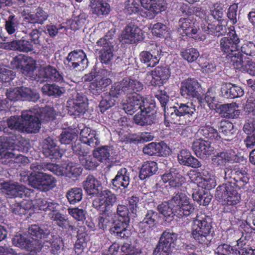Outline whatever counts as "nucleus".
<instances>
[{
    "mask_svg": "<svg viewBox=\"0 0 255 255\" xmlns=\"http://www.w3.org/2000/svg\"><path fill=\"white\" fill-rule=\"evenodd\" d=\"M155 96L163 109L164 121L167 127L169 126L170 124L190 125L194 121L196 109L192 103H176L172 107L166 108L168 96L162 92Z\"/></svg>",
    "mask_w": 255,
    "mask_h": 255,
    "instance_id": "obj_1",
    "label": "nucleus"
},
{
    "mask_svg": "<svg viewBox=\"0 0 255 255\" xmlns=\"http://www.w3.org/2000/svg\"><path fill=\"white\" fill-rule=\"evenodd\" d=\"M40 112L38 109H33L22 112L21 118L11 117L6 122H0V130L11 134L15 130L27 133H36L41 128V121L37 116Z\"/></svg>",
    "mask_w": 255,
    "mask_h": 255,
    "instance_id": "obj_2",
    "label": "nucleus"
},
{
    "mask_svg": "<svg viewBox=\"0 0 255 255\" xmlns=\"http://www.w3.org/2000/svg\"><path fill=\"white\" fill-rule=\"evenodd\" d=\"M228 35V37H224L220 39V49L227 62L233 65L242 55L239 52L240 39L233 26L230 27Z\"/></svg>",
    "mask_w": 255,
    "mask_h": 255,
    "instance_id": "obj_3",
    "label": "nucleus"
},
{
    "mask_svg": "<svg viewBox=\"0 0 255 255\" xmlns=\"http://www.w3.org/2000/svg\"><path fill=\"white\" fill-rule=\"evenodd\" d=\"M213 231L211 219L209 217L197 216L192 226V237L201 244L208 246L213 240Z\"/></svg>",
    "mask_w": 255,
    "mask_h": 255,
    "instance_id": "obj_4",
    "label": "nucleus"
},
{
    "mask_svg": "<svg viewBox=\"0 0 255 255\" xmlns=\"http://www.w3.org/2000/svg\"><path fill=\"white\" fill-rule=\"evenodd\" d=\"M16 137L0 136V158L2 160V162L7 163L10 162L16 163L26 162L27 158L20 154L18 150L15 148L14 141Z\"/></svg>",
    "mask_w": 255,
    "mask_h": 255,
    "instance_id": "obj_5",
    "label": "nucleus"
},
{
    "mask_svg": "<svg viewBox=\"0 0 255 255\" xmlns=\"http://www.w3.org/2000/svg\"><path fill=\"white\" fill-rule=\"evenodd\" d=\"M215 197L221 200L223 204L232 211L240 202L241 195L238 193L235 183L228 182L219 186L216 189Z\"/></svg>",
    "mask_w": 255,
    "mask_h": 255,
    "instance_id": "obj_6",
    "label": "nucleus"
},
{
    "mask_svg": "<svg viewBox=\"0 0 255 255\" xmlns=\"http://www.w3.org/2000/svg\"><path fill=\"white\" fill-rule=\"evenodd\" d=\"M170 206L173 208L176 216L182 218L190 215L194 210L193 205L185 193L182 192H175L169 200Z\"/></svg>",
    "mask_w": 255,
    "mask_h": 255,
    "instance_id": "obj_7",
    "label": "nucleus"
},
{
    "mask_svg": "<svg viewBox=\"0 0 255 255\" xmlns=\"http://www.w3.org/2000/svg\"><path fill=\"white\" fill-rule=\"evenodd\" d=\"M117 213L119 219L114 226L110 228V233L117 237L128 238L130 234L127 230L130 220L128 209L126 205H119L117 208Z\"/></svg>",
    "mask_w": 255,
    "mask_h": 255,
    "instance_id": "obj_8",
    "label": "nucleus"
},
{
    "mask_svg": "<svg viewBox=\"0 0 255 255\" xmlns=\"http://www.w3.org/2000/svg\"><path fill=\"white\" fill-rule=\"evenodd\" d=\"M246 108L249 111V116H253V121H249L244 126V131L248 134L244 140V143L247 148H252L255 146V100L254 98L247 100Z\"/></svg>",
    "mask_w": 255,
    "mask_h": 255,
    "instance_id": "obj_9",
    "label": "nucleus"
},
{
    "mask_svg": "<svg viewBox=\"0 0 255 255\" xmlns=\"http://www.w3.org/2000/svg\"><path fill=\"white\" fill-rule=\"evenodd\" d=\"M27 179L30 186L42 191H48L56 186V179L45 173H30Z\"/></svg>",
    "mask_w": 255,
    "mask_h": 255,
    "instance_id": "obj_10",
    "label": "nucleus"
},
{
    "mask_svg": "<svg viewBox=\"0 0 255 255\" xmlns=\"http://www.w3.org/2000/svg\"><path fill=\"white\" fill-rule=\"evenodd\" d=\"M177 236L175 233L164 231L153 251V255H169L174 247Z\"/></svg>",
    "mask_w": 255,
    "mask_h": 255,
    "instance_id": "obj_11",
    "label": "nucleus"
},
{
    "mask_svg": "<svg viewBox=\"0 0 255 255\" xmlns=\"http://www.w3.org/2000/svg\"><path fill=\"white\" fill-rule=\"evenodd\" d=\"M143 32L137 25L129 23L124 28L120 36V40L124 43H135L143 39Z\"/></svg>",
    "mask_w": 255,
    "mask_h": 255,
    "instance_id": "obj_12",
    "label": "nucleus"
},
{
    "mask_svg": "<svg viewBox=\"0 0 255 255\" xmlns=\"http://www.w3.org/2000/svg\"><path fill=\"white\" fill-rule=\"evenodd\" d=\"M64 63L70 69L83 71L87 68L88 61L83 50H74L68 54Z\"/></svg>",
    "mask_w": 255,
    "mask_h": 255,
    "instance_id": "obj_13",
    "label": "nucleus"
},
{
    "mask_svg": "<svg viewBox=\"0 0 255 255\" xmlns=\"http://www.w3.org/2000/svg\"><path fill=\"white\" fill-rule=\"evenodd\" d=\"M7 98L10 101L19 100L35 102L39 99V95L26 87L9 88L6 93Z\"/></svg>",
    "mask_w": 255,
    "mask_h": 255,
    "instance_id": "obj_14",
    "label": "nucleus"
},
{
    "mask_svg": "<svg viewBox=\"0 0 255 255\" xmlns=\"http://www.w3.org/2000/svg\"><path fill=\"white\" fill-rule=\"evenodd\" d=\"M0 187L4 190L9 198L16 197L21 198L23 196H30L32 193L30 189L17 182H5L0 180Z\"/></svg>",
    "mask_w": 255,
    "mask_h": 255,
    "instance_id": "obj_15",
    "label": "nucleus"
},
{
    "mask_svg": "<svg viewBox=\"0 0 255 255\" xmlns=\"http://www.w3.org/2000/svg\"><path fill=\"white\" fill-rule=\"evenodd\" d=\"M109 74V72L106 70L99 71L96 74L95 79L90 86V90L94 95H100L112 83V80L108 77Z\"/></svg>",
    "mask_w": 255,
    "mask_h": 255,
    "instance_id": "obj_16",
    "label": "nucleus"
},
{
    "mask_svg": "<svg viewBox=\"0 0 255 255\" xmlns=\"http://www.w3.org/2000/svg\"><path fill=\"white\" fill-rule=\"evenodd\" d=\"M155 108V104L152 101H146L143 108L140 110V114H137L134 117L135 123L139 126H144L151 125L155 120V116L152 110Z\"/></svg>",
    "mask_w": 255,
    "mask_h": 255,
    "instance_id": "obj_17",
    "label": "nucleus"
},
{
    "mask_svg": "<svg viewBox=\"0 0 255 255\" xmlns=\"http://www.w3.org/2000/svg\"><path fill=\"white\" fill-rule=\"evenodd\" d=\"M111 39L112 37H109L106 35L105 37L100 39L97 42L98 46L103 47L100 51V60L103 64L106 65L112 64L114 58L113 45Z\"/></svg>",
    "mask_w": 255,
    "mask_h": 255,
    "instance_id": "obj_18",
    "label": "nucleus"
},
{
    "mask_svg": "<svg viewBox=\"0 0 255 255\" xmlns=\"http://www.w3.org/2000/svg\"><path fill=\"white\" fill-rule=\"evenodd\" d=\"M116 195L108 190L102 191L100 196L93 201V205L97 210L102 211H112L111 208L116 202Z\"/></svg>",
    "mask_w": 255,
    "mask_h": 255,
    "instance_id": "obj_19",
    "label": "nucleus"
},
{
    "mask_svg": "<svg viewBox=\"0 0 255 255\" xmlns=\"http://www.w3.org/2000/svg\"><path fill=\"white\" fill-rule=\"evenodd\" d=\"M141 5L147 11L145 17L149 19H153L157 14L166 9L164 0H139Z\"/></svg>",
    "mask_w": 255,
    "mask_h": 255,
    "instance_id": "obj_20",
    "label": "nucleus"
},
{
    "mask_svg": "<svg viewBox=\"0 0 255 255\" xmlns=\"http://www.w3.org/2000/svg\"><path fill=\"white\" fill-rule=\"evenodd\" d=\"M146 101L149 100L139 94L129 95L128 96L126 101L124 102L123 109L127 114L132 115L138 110L142 109Z\"/></svg>",
    "mask_w": 255,
    "mask_h": 255,
    "instance_id": "obj_21",
    "label": "nucleus"
},
{
    "mask_svg": "<svg viewBox=\"0 0 255 255\" xmlns=\"http://www.w3.org/2000/svg\"><path fill=\"white\" fill-rule=\"evenodd\" d=\"M50 80L62 82L63 81V77L56 69L52 66H40L38 70V81L43 82Z\"/></svg>",
    "mask_w": 255,
    "mask_h": 255,
    "instance_id": "obj_22",
    "label": "nucleus"
},
{
    "mask_svg": "<svg viewBox=\"0 0 255 255\" xmlns=\"http://www.w3.org/2000/svg\"><path fill=\"white\" fill-rule=\"evenodd\" d=\"M199 30L198 22L190 17L181 18L179 20V31L182 34L196 39Z\"/></svg>",
    "mask_w": 255,
    "mask_h": 255,
    "instance_id": "obj_23",
    "label": "nucleus"
},
{
    "mask_svg": "<svg viewBox=\"0 0 255 255\" xmlns=\"http://www.w3.org/2000/svg\"><path fill=\"white\" fill-rule=\"evenodd\" d=\"M42 152L45 156L51 159L61 157L62 153L57 145V141L52 137H48L42 142Z\"/></svg>",
    "mask_w": 255,
    "mask_h": 255,
    "instance_id": "obj_24",
    "label": "nucleus"
},
{
    "mask_svg": "<svg viewBox=\"0 0 255 255\" xmlns=\"http://www.w3.org/2000/svg\"><path fill=\"white\" fill-rule=\"evenodd\" d=\"M200 85L195 79L188 78L183 81L181 84V95L186 98H197L200 96L199 90Z\"/></svg>",
    "mask_w": 255,
    "mask_h": 255,
    "instance_id": "obj_25",
    "label": "nucleus"
},
{
    "mask_svg": "<svg viewBox=\"0 0 255 255\" xmlns=\"http://www.w3.org/2000/svg\"><path fill=\"white\" fill-rule=\"evenodd\" d=\"M13 245L15 246L25 249L30 252H37L41 249V243L37 241H31L25 236L17 234L12 239Z\"/></svg>",
    "mask_w": 255,
    "mask_h": 255,
    "instance_id": "obj_26",
    "label": "nucleus"
},
{
    "mask_svg": "<svg viewBox=\"0 0 255 255\" xmlns=\"http://www.w3.org/2000/svg\"><path fill=\"white\" fill-rule=\"evenodd\" d=\"M237 159L236 152L233 149H228L217 152L212 158L214 165L220 167L225 166L227 163L234 162Z\"/></svg>",
    "mask_w": 255,
    "mask_h": 255,
    "instance_id": "obj_27",
    "label": "nucleus"
},
{
    "mask_svg": "<svg viewBox=\"0 0 255 255\" xmlns=\"http://www.w3.org/2000/svg\"><path fill=\"white\" fill-rule=\"evenodd\" d=\"M192 147L196 156L202 158L210 155L214 151L210 142L202 138L195 140Z\"/></svg>",
    "mask_w": 255,
    "mask_h": 255,
    "instance_id": "obj_28",
    "label": "nucleus"
},
{
    "mask_svg": "<svg viewBox=\"0 0 255 255\" xmlns=\"http://www.w3.org/2000/svg\"><path fill=\"white\" fill-rule=\"evenodd\" d=\"M89 5L92 13L98 17L107 16L111 11L110 5L106 0H91Z\"/></svg>",
    "mask_w": 255,
    "mask_h": 255,
    "instance_id": "obj_29",
    "label": "nucleus"
},
{
    "mask_svg": "<svg viewBox=\"0 0 255 255\" xmlns=\"http://www.w3.org/2000/svg\"><path fill=\"white\" fill-rule=\"evenodd\" d=\"M160 51V47L155 45L154 50H152V53L147 51L141 52L140 54L141 62L146 67H154L159 61Z\"/></svg>",
    "mask_w": 255,
    "mask_h": 255,
    "instance_id": "obj_30",
    "label": "nucleus"
},
{
    "mask_svg": "<svg viewBox=\"0 0 255 255\" xmlns=\"http://www.w3.org/2000/svg\"><path fill=\"white\" fill-rule=\"evenodd\" d=\"M130 170L126 168L120 169L115 177L112 180L113 186L117 189L127 188L130 182Z\"/></svg>",
    "mask_w": 255,
    "mask_h": 255,
    "instance_id": "obj_31",
    "label": "nucleus"
},
{
    "mask_svg": "<svg viewBox=\"0 0 255 255\" xmlns=\"http://www.w3.org/2000/svg\"><path fill=\"white\" fill-rule=\"evenodd\" d=\"M80 140L83 143L95 147L100 143L97 132L89 128L85 127L80 132Z\"/></svg>",
    "mask_w": 255,
    "mask_h": 255,
    "instance_id": "obj_32",
    "label": "nucleus"
},
{
    "mask_svg": "<svg viewBox=\"0 0 255 255\" xmlns=\"http://www.w3.org/2000/svg\"><path fill=\"white\" fill-rule=\"evenodd\" d=\"M124 93L127 95L136 94V92L141 91L143 88L141 82L136 79L126 78L122 80Z\"/></svg>",
    "mask_w": 255,
    "mask_h": 255,
    "instance_id": "obj_33",
    "label": "nucleus"
},
{
    "mask_svg": "<svg viewBox=\"0 0 255 255\" xmlns=\"http://www.w3.org/2000/svg\"><path fill=\"white\" fill-rule=\"evenodd\" d=\"M233 66L236 69L246 72L252 76H255V62L246 58L244 60L242 55Z\"/></svg>",
    "mask_w": 255,
    "mask_h": 255,
    "instance_id": "obj_34",
    "label": "nucleus"
},
{
    "mask_svg": "<svg viewBox=\"0 0 255 255\" xmlns=\"http://www.w3.org/2000/svg\"><path fill=\"white\" fill-rule=\"evenodd\" d=\"M223 95L227 98H236L242 97L244 91L241 87L231 83H226L223 85L221 88Z\"/></svg>",
    "mask_w": 255,
    "mask_h": 255,
    "instance_id": "obj_35",
    "label": "nucleus"
},
{
    "mask_svg": "<svg viewBox=\"0 0 255 255\" xmlns=\"http://www.w3.org/2000/svg\"><path fill=\"white\" fill-rule=\"evenodd\" d=\"M178 160L181 164L193 168H198L201 166L200 161L191 156L190 152L186 149H183L180 151L178 154Z\"/></svg>",
    "mask_w": 255,
    "mask_h": 255,
    "instance_id": "obj_36",
    "label": "nucleus"
},
{
    "mask_svg": "<svg viewBox=\"0 0 255 255\" xmlns=\"http://www.w3.org/2000/svg\"><path fill=\"white\" fill-rule=\"evenodd\" d=\"M100 185V182L91 175H88L82 183L84 189L89 195H94L98 193V188Z\"/></svg>",
    "mask_w": 255,
    "mask_h": 255,
    "instance_id": "obj_37",
    "label": "nucleus"
},
{
    "mask_svg": "<svg viewBox=\"0 0 255 255\" xmlns=\"http://www.w3.org/2000/svg\"><path fill=\"white\" fill-rule=\"evenodd\" d=\"M33 206L35 209L44 211H49L52 213L56 211L58 204L49 198H38L35 201Z\"/></svg>",
    "mask_w": 255,
    "mask_h": 255,
    "instance_id": "obj_38",
    "label": "nucleus"
},
{
    "mask_svg": "<svg viewBox=\"0 0 255 255\" xmlns=\"http://www.w3.org/2000/svg\"><path fill=\"white\" fill-rule=\"evenodd\" d=\"M219 130L220 132L227 137L222 140L223 143L225 145L230 144L226 142H231L236 136V129L234 128L233 124L228 122H221Z\"/></svg>",
    "mask_w": 255,
    "mask_h": 255,
    "instance_id": "obj_39",
    "label": "nucleus"
},
{
    "mask_svg": "<svg viewBox=\"0 0 255 255\" xmlns=\"http://www.w3.org/2000/svg\"><path fill=\"white\" fill-rule=\"evenodd\" d=\"M36 61L31 57L27 60V62L21 69L22 74L27 78L38 81V71L36 70Z\"/></svg>",
    "mask_w": 255,
    "mask_h": 255,
    "instance_id": "obj_40",
    "label": "nucleus"
},
{
    "mask_svg": "<svg viewBox=\"0 0 255 255\" xmlns=\"http://www.w3.org/2000/svg\"><path fill=\"white\" fill-rule=\"evenodd\" d=\"M198 133L205 138L211 140H218L221 138L217 130L211 125L206 124L200 127Z\"/></svg>",
    "mask_w": 255,
    "mask_h": 255,
    "instance_id": "obj_41",
    "label": "nucleus"
},
{
    "mask_svg": "<svg viewBox=\"0 0 255 255\" xmlns=\"http://www.w3.org/2000/svg\"><path fill=\"white\" fill-rule=\"evenodd\" d=\"M103 213L101 214L99 218L98 227L100 229L105 230L108 227L112 226L114 227L115 224L117 223L115 221L114 217L115 216L114 213L112 211H103Z\"/></svg>",
    "mask_w": 255,
    "mask_h": 255,
    "instance_id": "obj_42",
    "label": "nucleus"
},
{
    "mask_svg": "<svg viewBox=\"0 0 255 255\" xmlns=\"http://www.w3.org/2000/svg\"><path fill=\"white\" fill-rule=\"evenodd\" d=\"M33 45L30 41L23 39V37L19 40L13 41L9 44L10 49L25 52L33 50Z\"/></svg>",
    "mask_w": 255,
    "mask_h": 255,
    "instance_id": "obj_43",
    "label": "nucleus"
},
{
    "mask_svg": "<svg viewBox=\"0 0 255 255\" xmlns=\"http://www.w3.org/2000/svg\"><path fill=\"white\" fill-rule=\"evenodd\" d=\"M49 216L51 219L55 221L57 225L63 229L73 230L75 227L70 224L69 221L66 217L57 212V209L55 211H53L49 214Z\"/></svg>",
    "mask_w": 255,
    "mask_h": 255,
    "instance_id": "obj_44",
    "label": "nucleus"
},
{
    "mask_svg": "<svg viewBox=\"0 0 255 255\" xmlns=\"http://www.w3.org/2000/svg\"><path fill=\"white\" fill-rule=\"evenodd\" d=\"M201 181L199 183L198 187L203 189L210 190L214 188L216 185L215 176L209 173L206 170H203L201 173Z\"/></svg>",
    "mask_w": 255,
    "mask_h": 255,
    "instance_id": "obj_45",
    "label": "nucleus"
},
{
    "mask_svg": "<svg viewBox=\"0 0 255 255\" xmlns=\"http://www.w3.org/2000/svg\"><path fill=\"white\" fill-rule=\"evenodd\" d=\"M73 104V106L70 107V111L74 115L83 114L86 111L87 103L86 98L84 97H78L74 100Z\"/></svg>",
    "mask_w": 255,
    "mask_h": 255,
    "instance_id": "obj_46",
    "label": "nucleus"
},
{
    "mask_svg": "<svg viewBox=\"0 0 255 255\" xmlns=\"http://www.w3.org/2000/svg\"><path fill=\"white\" fill-rule=\"evenodd\" d=\"M157 164L154 161H147L142 166L139 177L140 179L144 180L147 177L154 174L157 170Z\"/></svg>",
    "mask_w": 255,
    "mask_h": 255,
    "instance_id": "obj_47",
    "label": "nucleus"
},
{
    "mask_svg": "<svg viewBox=\"0 0 255 255\" xmlns=\"http://www.w3.org/2000/svg\"><path fill=\"white\" fill-rule=\"evenodd\" d=\"M48 16L49 15L47 12L39 7L36 9L35 13L29 14L25 18L30 23L42 24L47 19Z\"/></svg>",
    "mask_w": 255,
    "mask_h": 255,
    "instance_id": "obj_48",
    "label": "nucleus"
},
{
    "mask_svg": "<svg viewBox=\"0 0 255 255\" xmlns=\"http://www.w3.org/2000/svg\"><path fill=\"white\" fill-rule=\"evenodd\" d=\"M28 233L30 235L31 241H37L41 243V248L42 247V241L40 240L42 238H45L48 234L47 231H44L38 225H32L28 229Z\"/></svg>",
    "mask_w": 255,
    "mask_h": 255,
    "instance_id": "obj_49",
    "label": "nucleus"
},
{
    "mask_svg": "<svg viewBox=\"0 0 255 255\" xmlns=\"http://www.w3.org/2000/svg\"><path fill=\"white\" fill-rule=\"evenodd\" d=\"M79 159L81 164L88 170H93L98 165L96 158L90 155L89 152L80 156Z\"/></svg>",
    "mask_w": 255,
    "mask_h": 255,
    "instance_id": "obj_50",
    "label": "nucleus"
},
{
    "mask_svg": "<svg viewBox=\"0 0 255 255\" xmlns=\"http://www.w3.org/2000/svg\"><path fill=\"white\" fill-rule=\"evenodd\" d=\"M64 175L70 178L79 176L82 172V168L78 164L69 162L65 164Z\"/></svg>",
    "mask_w": 255,
    "mask_h": 255,
    "instance_id": "obj_51",
    "label": "nucleus"
},
{
    "mask_svg": "<svg viewBox=\"0 0 255 255\" xmlns=\"http://www.w3.org/2000/svg\"><path fill=\"white\" fill-rule=\"evenodd\" d=\"M158 217L157 212L153 210H149L147 212L142 221L140 223V226L145 228L153 227L156 224Z\"/></svg>",
    "mask_w": 255,
    "mask_h": 255,
    "instance_id": "obj_52",
    "label": "nucleus"
},
{
    "mask_svg": "<svg viewBox=\"0 0 255 255\" xmlns=\"http://www.w3.org/2000/svg\"><path fill=\"white\" fill-rule=\"evenodd\" d=\"M42 91L43 94L48 96H60L63 93L64 90L63 88L55 84H46L42 87Z\"/></svg>",
    "mask_w": 255,
    "mask_h": 255,
    "instance_id": "obj_53",
    "label": "nucleus"
},
{
    "mask_svg": "<svg viewBox=\"0 0 255 255\" xmlns=\"http://www.w3.org/2000/svg\"><path fill=\"white\" fill-rule=\"evenodd\" d=\"M82 196V190L80 188H71L66 193V197L71 204H75L80 201Z\"/></svg>",
    "mask_w": 255,
    "mask_h": 255,
    "instance_id": "obj_54",
    "label": "nucleus"
},
{
    "mask_svg": "<svg viewBox=\"0 0 255 255\" xmlns=\"http://www.w3.org/2000/svg\"><path fill=\"white\" fill-rule=\"evenodd\" d=\"M157 210L167 219H171L176 216V213L174 212L173 208L169 204V201L159 204L157 207Z\"/></svg>",
    "mask_w": 255,
    "mask_h": 255,
    "instance_id": "obj_55",
    "label": "nucleus"
},
{
    "mask_svg": "<svg viewBox=\"0 0 255 255\" xmlns=\"http://www.w3.org/2000/svg\"><path fill=\"white\" fill-rule=\"evenodd\" d=\"M233 179L237 185L241 187H243L249 181V177L247 172L245 170L243 169L236 171Z\"/></svg>",
    "mask_w": 255,
    "mask_h": 255,
    "instance_id": "obj_56",
    "label": "nucleus"
},
{
    "mask_svg": "<svg viewBox=\"0 0 255 255\" xmlns=\"http://www.w3.org/2000/svg\"><path fill=\"white\" fill-rule=\"evenodd\" d=\"M93 156L100 162L109 159L110 156V149L108 146H101L94 150Z\"/></svg>",
    "mask_w": 255,
    "mask_h": 255,
    "instance_id": "obj_57",
    "label": "nucleus"
},
{
    "mask_svg": "<svg viewBox=\"0 0 255 255\" xmlns=\"http://www.w3.org/2000/svg\"><path fill=\"white\" fill-rule=\"evenodd\" d=\"M77 136V130L68 129L61 133L60 141L62 144H69L73 139H76Z\"/></svg>",
    "mask_w": 255,
    "mask_h": 255,
    "instance_id": "obj_58",
    "label": "nucleus"
},
{
    "mask_svg": "<svg viewBox=\"0 0 255 255\" xmlns=\"http://www.w3.org/2000/svg\"><path fill=\"white\" fill-rule=\"evenodd\" d=\"M180 53L183 58L188 62L195 61L199 56V51L194 48L184 49Z\"/></svg>",
    "mask_w": 255,
    "mask_h": 255,
    "instance_id": "obj_59",
    "label": "nucleus"
},
{
    "mask_svg": "<svg viewBox=\"0 0 255 255\" xmlns=\"http://www.w3.org/2000/svg\"><path fill=\"white\" fill-rule=\"evenodd\" d=\"M151 30L154 35L160 37H167L169 34L168 27L161 23L154 24Z\"/></svg>",
    "mask_w": 255,
    "mask_h": 255,
    "instance_id": "obj_60",
    "label": "nucleus"
},
{
    "mask_svg": "<svg viewBox=\"0 0 255 255\" xmlns=\"http://www.w3.org/2000/svg\"><path fill=\"white\" fill-rule=\"evenodd\" d=\"M154 75L158 80L159 84H162L164 81L167 80L170 76V72L168 68L166 67H157L154 70Z\"/></svg>",
    "mask_w": 255,
    "mask_h": 255,
    "instance_id": "obj_61",
    "label": "nucleus"
},
{
    "mask_svg": "<svg viewBox=\"0 0 255 255\" xmlns=\"http://www.w3.org/2000/svg\"><path fill=\"white\" fill-rule=\"evenodd\" d=\"M209 15L205 16L204 19L202 20L201 24L202 29L205 32L210 34H214L213 31H215V28L217 25V22H211Z\"/></svg>",
    "mask_w": 255,
    "mask_h": 255,
    "instance_id": "obj_62",
    "label": "nucleus"
},
{
    "mask_svg": "<svg viewBox=\"0 0 255 255\" xmlns=\"http://www.w3.org/2000/svg\"><path fill=\"white\" fill-rule=\"evenodd\" d=\"M205 100L210 109L216 110L218 106V102L216 98V93L211 90L206 93Z\"/></svg>",
    "mask_w": 255,
    "mask_h": 255,
    "instance_id": "obj_63",
    "label": "nucleus"
},
{
    "mask_svg": "<svg viewBox=\"0 0 255 255\" xmlns=\"http://www.w3.org/2000/svg\"><path fill=\"white\" fill-rule=\"evenodd\" d=\"M139 0H128L125 2L126 12L129 14L136 13L140 9Z\"/></svg>",
    "mask_w": 255,
    "mask_h": 255,
    "instance_id": "obj_64",
    "label": "nucleus"
}]
</instances>
